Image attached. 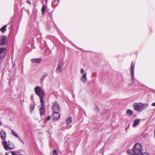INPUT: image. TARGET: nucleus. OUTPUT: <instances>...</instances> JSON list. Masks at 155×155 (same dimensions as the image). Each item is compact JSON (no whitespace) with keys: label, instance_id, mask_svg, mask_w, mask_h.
<instances>
[{"label":"nucleus","instance_id":"f257e3e1","mask_svg":"<svg viewBox=\"0 0 155 155\" xmlns=\"http://www.w3.org/2000/svg\"><path fill=\"white\" fill-rule=\"evenodd\" d=\"M134 154H131V151L130 150H128L127 152L130 155H149L147 153H142L143 149L142 146L139 143H136L135 144L133 148L132 149Z\"/></svg>","mask_w":155,"mask_h":155},{"label":"nucleus","instance_id":"f03ea898","mask_svg":"<svg viewBox=\"0 0 155 155\" xmlns=\"http://www.w3.org/2000/svg\"><path fill=\"white\" fill-rule=\"evenodd\" d=\"M35 94L39 97L41 104L40 108H45V105L43 100L44 97L45 95V92L44 90L40 87L37 86L35 88Z\"/></svg>","mask_w":155,"mask_h":155},{"label":"nucleus","instance_id":"7ed1b4c3","mask_svg":"<svg viewBox=\"0 0 155 155\" xmlns=\"http://www.w3.org/2000/svg\"><path fill=\"white\" fill-rule=\"evenodd\" d=\"M148 105L147 104L135 102L134 103L133 107L135 110L139 112H140L146 108Z\"/></svg>","mask_w":155,"mask_h":155},{"label":"nucleus","instance_id":"20e7f679","mask_svg":"<svg viewBox=\"0 0 155 155\" xmlns=\"http://www.w3.org/2000/svg\"><path fill=\"white\" fill-rule=\"evenodd\" d=\"M2 143L3 144L4 148L6 150H12L14 146L12 147H10L9 141H8V142L5 141V140L3 141L2 142Z\"/></svg>","mask_w":155,"mask_h":155},{"label":"nucleus","instance_id":"39448f33","mask_svg":"<svg viewBox=\"0 0 155 155\" xmlns=\"http://www.w3.org/2000/svg\"><path fill=\"white\" fill-rule=\"evenodd\" d=\"M135 65V62L134 61H132L131 63L130 67V71L131 72V76L132 80L133 81L134 79V71Z\"/></svg>","mask_w":155,"mask_h":155},{"label":"nucleus","instance_id":"423d86ee","mask_svg":"<svg viewBox=\"0 0 155 155\" xmlns=\"http://www.w3.org/2000/svg\"><path fill=\"white\" fill-rule=\"evenodd\" d=\"M64 66V62L63 61H60L58 63L56 71L61 72L63 71L62 68Z\"/></svg>","mask_w":155,"mask_h":155},{"label":"nucleus","instance_id":"0eeeda50","mask_svg":"<svg viewBox=\"0 0 155 155\" xmlns=\"http://www.w3.org/2000/svg\"><path fill=\"white\" fill-rule=\"evenodd\" d=\"M52 109L53 112H58L59 110V106L57 102L53 103Z\"/></svg>","mask_w":155,"mask_h":155},{"label":"nucleus","instance_id":"6e6552de","mask_svg":"<svg viewBox=\"0 0 155 155\" xmlns=\"http://www.w3.org/2000/svg\"><path fill=\"white\" fill-rule=\"evenodd\" d=\"M6 49L4 47L0 48V58H2L4 57L6 54Z\"/></svg>","mask_w":155,"mask_h":155},{"label":"nucleus","instance_id":"1a4fd4ad","mask_svg":"<svg viewBox=\"0 0 155 155\" xmlns=\"http://www.w3.org/2000/svg\"><path fill=\"white\" fill-rule=\"evenodd\" d=\"M6 37L4 36H0V46L6 44Z\"/></svg>","mask_w":155,"mask_h":155},{"label":"nucleus","instance_id":"9d476101","mask_svg":"<svg viewBox=\"0 0 155 155\" xmlns=\"http://www.w3.org/2000/svg\"><path fill=\"white\" fill-rule=\"evenodd\" d=\"M0 136L1 139L3 140H5L6 138V133L3 130H2L1 131Z\"/></svg>","mask_w":155,"mask_h":155},{"label":"nucleus","instance_id":"9b49d317","mask_svg":"<svg viewBox=\"0 0 155 155\" xmlns=\"http://www.w3.org/2000/svg\"><path fill=\"white\" fill-rule=\"evenodd\" d=\"M53 116L54 119V120H57L59 119L60 117V114L58 113V112H53Z\"/></svg>","mask_w":155,"mask_h":155},{"label":"nucleus","instance_id":"f8f14e48","mask_svg":"<svg viewBox=\"0 0 155 155\" xmlns=\"http://www.w3.org/2000/svg\"><path fill=\"white\" fill-rule=\"evenodd\" d=\"M41 60V58H34L31 59V62L39 64Z\"/></svg>","mask_w":155,"mask_h":155},{"label":"nucleus","instance_id":"ddd939ff","mask_svg":"<svg viewBox=\"0 0 155 155\" xmlns=\"http://www.w3.org/2000/svg\"><path fill=\"white\" fill-rule=\"evenodd\" d=\"M87 74L86 72H85L82 75V76L81 78V81L83 82H85L87 80Z\"/></svg>","mask_w":155,"mask_h":155},{"label":"nucleus","instance_id":"4468645a","mask_svg":"<svg viewBox=\"0 0 155 155\" xmlns=\"http://www.w3.org/2000/svg\"><path fill=\"white\" fill-rule=\"evenodd\" d=\"M140 121V119H137L135 120L133 124L132 125L133 127H135L139 123Z\"/></svg>","mask_w":155,"mask_h":155},{"label":"nucleus","instance_id":"2eb2a0df","mask_svg":"<svg viewBox=\"0 0 155 155\" xmlns=\"http://www.w3.org/2000/svg\"><path fill=\"white\" fill-rule=\"evenodd\" d=\"M47 8V6L46 5H43L41 9V11L42 14H44L46 11Z\"/></svg>","mask_w":155,"mask_h":155},{"label":"nucleus","instance_id":"dca6fc26","mask_svg":"<svg viewBox=\"0 0 155 155\" xmlns=\"http://www.w3.org/2000/svg\"><path fill=\"white\" fill-rule=\"evenodd\" d=\"M45 110V108H40L39 109L40 113L41 116L42 115L44 114Z\"/></svg>","mask_w":155,"mask_h":155},{"label":"nucleus","instance_id":"f3484780","mask_svg":"<svg viewBox=\"0 0 155 155\" xmlns=\"http://www.w3.org/2000/svg\"><path fill=\"white\" fill-rule=\"evenodd\" d=\"M72 121V117H70L68 118L66 120V124H68L70 123Z\"/></svg>","mask_w":155,"mask_h":155},{"label":"nucleus","instance_id":"a211bd4d","mask_svg":"<svg viewBox=\"0 0 155 155\" xmlns=\"http://www.w3.org/2000/svg\"><path fill=\"white\" fill-rule=\"evenodd\" d=\"M7 27V25H5L2 27L0 29V31L2 32H4L6 30Z\"/></svg>","mask_w":155,"mask_h":155},{"label":"nucleus","instance_id":"6ab92c4d","mask_svg":"<svg viewBox=\"0 0 155 155\" xmlns=\"http://www.w3.org/2000/svg\"><path fill=\"white\" fill-rule=\"evenodd\" d=\"M126 113L129 116H131L133 114V112L130 109L127 110Z\"/></svg>","mask_w":155,"mask_h":155},{"label":"nucleus","instance_id":"aec40b11","mask_svg":"<svg viewBox=\"0 0 155 155\" xmlns=\"http://www.w3.org/2000/svg\"><path fill=\"white\" fill-rule=\"evenodd\" d=\"M58 153L57 150H54L52 151L51 153V155H57Z\"/></svg>","mask_w":155,"mask_h":155},{"label":"nucleus","instance_id":"412c9836","mask_svg":"<svg viewBox=\"0 0 155 155\" xmlns=\"http://www.w3.org/2000/svg\"><path fill=\"white\" fill-rule=\"evenodd\" d=\"M35 105L34 104H31V106L30 108V111L31 112H32V111H33L34 108H35Z\"/></svg>","mask_w":155,"mask_h":155},{"label":"nucleus","instance_id":"4be33fe9","mask_svg":"<svg viewBox=\"0 0 155 155\" xmlns=\"http://www.w3.org/2000/svg\"><path fill=\"white\" fill-rule=\"evenodd\" d=\"M11 130L12 134L14 136L16 137H18V135L16 133H15L13 130Z\"/></svg>","mask_w":155,"mask_h":155},{"label":"nucleus","instance_id":"5701e85b","mask_svg":"<svg viewBox=\"0 0 155 155\" xmlns=\"http://www.w3.org/2000/svg\"><path fill=\"white\" fill-rule=\"evenodd\" d=\"M45 78L44 77V76H42L41 79V81H43L45 79Z\"/></svg>","mask_w":155,"mask_h":155},{"label":"nucleus","instance_id":"b1692460","mask_svg":"<svg viewBox=\"0 0 155 155\" xmlns=\"http://www.w3.org/2000/svg\"><path fill=\"white\" fill-rule=\"evenodd\" d=\"M80 72H81V74H83L84 73V69L83 68H81V69Z\"/></svg>","mask_w":155,"mask_h":155},{"label":"nucleus","instance_id":"393cba45","mask_svg":"<svg viewBox=\"0 0 155 155\" xmlns=\"http://www.w3.org/2000/svg\"><path fill=\"white\" fill-rule=\"evenodd\" d=\"M50 118H51V117H50V116H49L46 119V120L47 121H48V120H50Z\"/></svg>","mask_w":155,"mask_h":155},{"label":"nucleus","instance_id":"a878e982","mask_svg":"<svg viewBox=\"0 0 155 155\" xmlns=\"http://www.w3.org/2000/svg\"><path fill=\"white\" fill-rule=\"evenodd\" d=\"M48 75V74L47 73H45L44 74V75L43 76H44V77L45 78V77L47 76Z\"/></svg>","mask_w":155,"mask_h":155},{"label":"nucleus","instance_id":"bb28decb","mask_svg":"<svg viewBox=\"0 0 155 155\" xmlns=\"http://www.w3.org/2000/svg\"><path fill=\"white\" fill-rule=\"evenodd\" d=\"M27 3L29 4H31V2L30 0H28L27 1Z\"/></svg>","mask_w":155,"mask_h":155},{"label":"nucleus","instance_id":"cd10ccee","mask_svg":"<svg viewBox=\"0 0 155 155\" xmlns=\"http://www.w3.org/2000/svg\"><path fill=\"white\" fill-rule=\"evenodd\" d=\"M59 0H52V3H54V2H55L56 1L59 2Z\"/></svg>","mask_w":155,"mask_h":155},{"label":"nucleus","instance_id":"c85d7f7f","mask_svg":"<svg viewBox=\"0 0 155 155\" xmlns=\"http://www.w3.org/2000/svg\"><path fill=\"white\" fill-rule=\"evenodd\" d=\"M151 105L152 106H155V102H154V103H152V104H151Z\"/></svg>","mask_w":155,"mask_h":155},{"label":"nucleus","instance_id":"c756f323","mask_svg":"<svg viewBox=\"0 0 155 155\" xmlns=\"http://www.w3.org/2000/svg\"><path fill=\"white\" fill-rule=\"evenodd\" d=\"M5 155H8V153H5Z\"/></svg>","mask_w":155,"mask_h":155},{"label":"nucleus","instance_id":"7c9ffc66","mask_svg":"<svg viewBox=\"0 0 155 155\" xmlns=\"http://www.w3.org/2000/svg\"><path fill=\"white\" fill-rule=\"evenodd\" d=\"M2 124V123L1 122H0V126Z\"/></svg>","mask_w":155,"mask_h":155},{"label":"nucleus","instance_id":"2f4dec72","mask_svg":"<svg viewBox=\"0 0 155 155\" xmlns=\"http://www.w3.org/2000/svg\"><path fill=\"white\" fill-rule=\"evenodd\" d=\"M0 155H2V154L1 153H0Z\"/></svg>","mask_w":155,"mask_h":155}]
</instances>
